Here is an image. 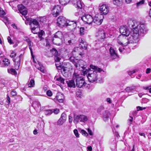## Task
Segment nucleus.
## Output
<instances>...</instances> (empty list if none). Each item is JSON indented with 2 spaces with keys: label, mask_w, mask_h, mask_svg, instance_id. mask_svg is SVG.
<instances>
[{
  "label": "nucleus",
  "mask_w": 151,
  "mask_h": 151,
  "mask_svg": "<svg viewBox=\"0 0 151 151\" xmlns=\"http://www.w3.org/2000/svg\"><path fill=\"white\" fill-rule=\"evenodd\" d=\"M128 25L132 29V32L128 38H125L122 42H118L119 44L122 45V46L119 49L121 52L124 51V47L126 46L129 43H136L137 42L139 35L143 36L146 33L147 31L145 24H142L136 20H129L128 22Z\"/></svg>",
  "instance_id": "obj_1"
},
{
  "label": "nucleus",
  "mask_w": 151,
  "mask_h": 151,
  "mask_svg": "<svg viewBox=\"0 0 151 151\" xmlns=\"http://www.w3.org/2000/svg\"><path fill=\"white\" fill-rule=\"evenodd\" d=\"M69 60L74 65L75 67L78 68L81 71V74L84 76L86 75L89 81L90 82L93 83L97 80V71L100 72L103 71L102 69L98 67L91 65V69H85L86 65H85V63L82 60H78L71 56L69 58Z\"/></svg>",
  "instance_id": "obj_2"
},
{
  "label": "nucleus",
  "mask_w": 151,
  "mask_h": 151,
  "mask_svg": "<svg viewBox=\"0 0 151 151\" xmlns=\"http://www.w3.org/2000/svg\"><path fill=\"white\" fill-rule=\"evenodd\" d=\"M26 20L29 22V25L30 26V28L32 32L34 34H37V32L36 31V29L39 28V24L37 20L31 18H25Z\"/></svg>",
  "instance_id": "obj_3"
},
{
  "label": "nucleus",
  "mask_w": 151,
  "mask_h": 151,
  "mask_svg": "<svg viewBox=\"0 0 151 151\" xmlns=\"http://www.w3.org/2000/svg\"><path fill=\"white\" fill-rule=\"evenodd\" d=\"M87 117L83 114L75 115L74 117V122L77 124L79 122H84L87 121Z\"/></svg>",
  "instance_id": "obj_4"
},
{
  "label": "nucleus",
  "mask_w": 151,
  "mask_h": 151,
  "mask_svg": "<svg viewBox=\"0 0 151 151\" xmlns=\"http://www.w3.org/2000/svg\"><path fill=\"white\" fill-rule=\"evenodd\" d=\"M70 2L77 10H82L83 7L84 6L83 2L81 0H71Z\"/></svg>",
  "instance_id": "obj_5"
},
{
  "label": "nucleus",
  "mask_w": 151,
  "mask_h": 151,
  "mask_svg": "<svg viewBox=\"0 0 151 151\" xmlns=\"http://www.w3.org/2000/svg\"><path fill=\"white\" fill-rule=\"evenodd\" d=\"M81 19L85 24H90L93 21V17L89 14L85 15L81 17Z\"/></svg>",
  "instance_id": "obj_6"
},
{
  "label": "nucleus",
  "mask_w": 151,
  "mask_h": 151,
  "mask_svg": "<svg viewBox=\"0 0 151 151\" xmlns=\"http://www.w3.org/2000/svg\"><path fill=\"white\" fill-rule=\"evenodd\" d=\"M66 21L67 20L65 17L60 16L58 18L57 23L59 27H62L65 26Z\"/></svg>",
  "instance_id": "obj_7"
},
{
  "label": "nucleus",
  "mask_w": 151,
  "mask_h": 151,
  "mask_svg": "<svg viewBox=\"0 0 151 151\" xmlns=\"http://www.w3.org/2000/svg\"><path fill=\"white\" fill-rule=\"evenodd\" d=\"M52 14L54 17H57L59 15V13L61 11V7L59 5L51 7Z\"/></svg>",
  "instance_id": "obj_8"
},
{
  "label": "nucleus",
  "mask_w": 151,
  "mask_h": 151,
  "mask_svg": "<svg viewBox=\"0 0 151 151\" xmlns=\"http://www.w3.org/2000/svg\"><path fill=\"white\" fill-rule=\"evenodd\" d=\"M103 16L102 15H96L94 18H93V21L92 23H94L97 25H100L101 24L103 21V19L101 18Z\"/></svg>",
  "instance_id": "obj_9"
},
{
  "label": "nucleus",
  "mask_w": 151,
  "mask_h": 151,
  "mask_svg": "<svg viewBox=\"0 0 151 151\" xmlns=\"http://www.w3.org/2000/svg\"><path fill=\"white\" fill-rule=\"evenodd\" d=\"M10 63V60L7 58H4L2 57H0V65L1 67H6L8 66Z\"/></svg>",
  "instance_id": "obj_10"
},
{
  "label": "nucleus",
  "mask_w": 151,
  "mask_h": 151,
  "mask_svg": "<svg viewBox=\"0 0 151 151\" xmlns=\"http://www.w3.org/2000/svg\"><path fill=\"white\" fill-rule=\"evenodd\" d=\"M120 31L123 36L127 37L129 35L130 33L129 29L125 26H121L120 28Z\"/></svg>",
  "instance_id": "obj_11"
},
{
  "label": "nucleus",
  "mask_w": 151,
  "mask_h": 151,
  "mask_svg": "<svg viewBox=\"0 0 151 151\" xmlns=\"http://www.w3.org/2000/svg\"><path fill=\"white\" fill-rule=\"evenodd\" d=\"M99 10L102 14L106 15L109 11L108 6L106 4H102L99 6Z\"/></svg>",
  "instance_id": "obj_12"
},
{
  "label": "nucleus",
  "mask_w": 151,
  "mask_h": 151,
  "mask_svg": "<svg viewBox=\"0 0 151 151\" xmlns=\"http://www.w3.org/2000/svg\"><path fill=\"white\" fill-rule=\"evenodd\" d=\"M109 51L111 58L112 60L116 59L118 57V55L117 52L113 47H110Z\"/></svg>",
  "instance_id": "obj_13"
},
{
  "label": "nucleus",
  "mask_w": 151,
  "mask_h": 151,
  "mask_svg": "<svg viewBox=\"0 0 151 151\" xmlns=\"http://www.w3.org/2000/svg\"><path fill=\"white\" fill-rule=\"evenodd\" d=\"M19 11L22 15H25L27 14V11L26 8L22 4L18 5L17 6Z\"/></svg>",
  "instance_id": "obj_14"
},
{
  "label": "nucleus",
  "mask_w": 151,
  "mask_h": 151,
  "mask_svg": "<svg viewBox=\"0 0 151 151\" xmlns=\"http://www.w3.org/2000/svg\"><path fill=\"white\" fill-rule=\"evenodd\" d=\"M22 56V54L20 55L18 57H17L16 59H15L14 61L15 62L14 65L15 68L16 70H18L19 69L20 65L21 58Z\"/></svg>",
  "instance_id": "obj_15"
},
{
  "label": "nucleus",
  "mask_w": 151,
  "mask_h": 151,
  "mask_svg": "<svg viewBox=\"0 0 151 151\" xmlns=\"http://www.w3.org/2000/svg\"><path fill=\"white\" fill-rule=\"evenodd\" d=\"M53 43L56 45L60 46L61 45L63 40L59 38L53 37L52 40Z\"/></svg>",
  "instance_id": "obj_16"
},
{
  "label": "nucleus",
  "mask_w": 151,
  "mask_h": 151,
  "mask_svg": "<svg viewBox=\"0 0 151 151\" xmlns=\"http://www.w3.org/2000/svg\"><path fill=\"white\" fill-rule=\"evenodd\" d=\"M80 49V48L78 47L75 48L72 52V54L77 57H78V55L82 56L83 54L81 52H79V51Z\"/></svg>",
  "instance_id": "obj_17"
},
{
  "label": "nucleus",
  "mask_w": 151,
  "mask_h": 151,
  "mask_svg": "<svg viewBox=\"0 0 151 151\" xmlns=\"http://www.w3.org/2000/svg\"><path fill=\"white\" fill-rule=\"evenodd\" d=\"M76 85H84L85 82L83 78L80 77L76 79Z\"/></svg>",
  "instance_id": "obj_18"
},
{
  "label": "nucleus",
  "mask_w": 151,
  "mask_h": 151,
  "mask_svg": "<svg viewBox=\"0 0 151 151\" xmlns=\"http://www.w3.org/2000/svg\"><path fill=\"white\" fill-rule=\"evenodd\" d=\"M104 120L105 121L107 120L110 116V114L109 111H105L103 113Z\"/></svg>",
  "instance_id": "obj_19"
},
{
  "label": "nucleus",
  "mask_w": 151,
  "mask_h": 151,
  "mask_svg": "<svg viewBox=\"0 0 151 151\" xmlns=\"http://www.w3.org/2000/svg\"><path fill=\"white\" fill-rule=\"evenodd\" d=\"M56 98L59 102H62L64 99V96L61 93H58L56 96Z\"/></svg>",
  "instance_id": "obj_20"
},
{
  "label": "nucleus",
  "mask_w": 151,
  "mask_h": 151,
  "mask_svg": "<svg viewBox=\"0 0 151 151\" xmlns=\"http://www.w3.org/2000/svg\"><path fill=\"white\" fill-rule=\"evenodd\" d=\"M54 37L62 39L63 37V35L61 32L58 31L54 35Z\"/></svg>",
  "instance_id": "obj_21"
},
{
  "label": "nucleus",
  "mask_w": 151,
  "mask_h": 151,
  "mask_svg": "<svg viewBox=\"0 0 151 151\" xmlns=\"http://www.w3.org/2000/svg\"><path fill=\"white\" fill-rule=\"evenodd\" d=\"M77 22L75 21L74 24H73L71 25L68 26V28L71 31H74L75 29L77 27Z\"/></svg>",
  "instance_id": "obj_22"
},
{
  "label": "nucleus",
  "mask_w": 151,
  "mask_h": 151,
  "mask_svg": "<svg viewBox=\"0 0 151 151\" xmlns=\"http://www.w3.org/2000/svg\"><path fill=\"white\" fill-rule=\"evenodd\" d=\"M32 106L35 109H37L38 108H40L41 106L40 103L38 101H34L33 103Z\"/></svg>",
  "instance_id": "obj_23"
},
{
  "label": "nucleus",
  "mask_w": 151,
  "mask_h": 151,
  "mask_svg": "<svg viewBox=\"0 0 151 151\" xmlns=\"http://www.w3.org/2000/svg\"><path fill=\"white\" fill-rule=\"evenodd\" d=\"M98 33L99 36L101 39H104L105 37V34L104 31L102 30L99 31Z\"/></svg>",
  "instance_id": "obj_24"
},
{
  "label": "nucleus",
  "mask_w": 151,
  "mask_h": 151,
  "mask_svg": "<svg viewBox=\"0 0 151 151\" xmlns=\"http://www.w3.org/2000/svg\"><path fill=\"white\" fill-rule=\"evenodd\" d=\"M78 86V88H81V87H84L85 88H87L88 90L89 91H91L92 89V86Z\"/></svg>",
  "instance_id": "obj_25"
},
{
  "label": "nucleus",
  "mask_w": 151,
  "mask_h": 151,
  "mask_svg": "<svg viewBox=\"0 0 151 151\" xmlns=\"http://www.w3.org/2000/svg\"><path fill=\"white\" fill-rule=\"evenodd\" d=\"M50 53H51V56L53 55L55 56L56 55H58V51L55 48H53L52 50H51L50 52Z\"/></svg>",
  "instance_id": "obj_26"
},
{
  "label": "nucleus",
  "mask_w": 151,
  "mask_h": 151,
  "mask_svg": "<svg viewBox=\"0 0 151 151\" xmlns=\"http://www.w3.org/2000/svg\"><path fill=\"white\" fill-rule=\"evenodd\" d=\"M65 82L68 85H75V81L73 79L70 80H66Z\"/></svg>",
  "instance_id": "obj_27"
},
{
  "label": "nucleus",
  "mask_w": 151,
  "mask_h": 151,
  "mask_svg": "<svg viewBox=\"0 0 151 151\" xmlns=\"http://www.w3.org/2000/svg\"><path fill=\"white\" fill-rule=\"evenodd\" d=\"M56 80L59 82H60L62 84H65V80L63 78L61 77V76H59V77L56 78Z\"/></svg>",
  "instance_id": "obj_28"
},
{
  "label": "nucleus",
  "mask_w": 151,
  "mask_h": 151,
  "mask_svg": "<svg viewBox=\"0 0 151 151\" xmlns=\"http://www.w3.org/2000/svg\"><path fill=\"white\" fill-rule=\"evenodd\" d=\"M135 86H130L127 87L126 89L125 90L127 92H129L135 89Z\"/></svg>",
  "instance_id": "obj_29"
},
{
  "label": "nucleus",
  "mask_w": 151,
  "mask_h": 151,
  "mask_svg": "<svg viewBox=\"0 0 151 151\" xmlns=\"http://www.w3.org/2000/svg\"><path fill=\"white\" fill-rule=\"evenodd\" d=\"M65 122V121L60 118L57 122V124L58 125L61 126Z\"/></svg>",
  "instance_id": "obj_30"
},
{
  "label": "nucleus",
  "mask_w": 151,
  "mask_h": 151,
  "mask_svg": "<svg viewBox=\"0 0 151 151\" xmlns=\"http://www.w3.org/2000/svg\"><path fill=\"white\" fill-rule=\"evenodd\" d=\"M79 34L81 36L83 35L84 34L85 29L83 27H81L79 28Z\"/></svg>",
  "instance_id": "obj_31"
},
{
  "label": "nucleus",
  "mask_w": 151,
  "mask_h": 151,
  "mask_svg": "<svg viewBox=\"0 0 151 151\" xmlns=\"http://www.w3.org/2000/svg\"><path fill=\"white\" fill-rule=\"evenodd\" d=\"M8 73L12 74V75H16L17 74V72L13 68H11L10 69H8Z\"/></svg>",
  "instance_id": "obj_32"
},
{
  "label": "nucleus",
  "mask_w": 151,
  "mask_h": 151,
  "mask_svg": "<svg viewBox=\"0 0 151 151\" xmlns=\"http://www.w3.org/2000/svg\"><path fill=\"white\" fill-rule=\"evenodd\" d=\"M69 0H59L60 4L62 5H65L69 2Z\"/></svg>",
  "instance_id": "obj_33"
},
{
  "label": "nucleus",
  "mask_w": 151,
  "mask_h": 151,
  "mask_svg": "<svg viewBox=\"0 0 151 151\" xmlns=\"http://www.w3.org/2000/svg\"><path fill=\"white\" fill-rule=\"evenodd\" d=\"M73 78H79V73L77 72V70H75L74 71V72L73 73Z\"/></svg>",
  "instance_id": "obj_34"
},
{
  "label": "nucleus",
  "mask_w": 151,
  "mask_h": 151,
  "mask_svg": "<svg viewBox=\"0 0 151 151\" xmlns=\"http://www.w3.org/2000/svg\"><path fill=\"white\" fill-rule=\"evenodd\" d=\"M28 45L29 47V49H30V51L31 53V55L32 56V57H33V53L32 50V47L33 46V44L31 42H29L28 44Z\"/></svg>",
  "instance_id": "obj_35"
},
{
  "label": "nucleus",
  "mask_w": 151,
  "mask_h": 151,
  "mask_svg": "<svg viewBox=\"0 0 151 151\" xmlns=\"http://www.w3.org/2000/svg\"><path fill=\"white\" fill-rule=\"evenodd\" d=\"M40 67L37 68V69L40 70L41 72L44 73L45 72V68L42 65H41L39 64Z\"/></svg>",
  "instance_id": "obj_36"
},
{
  "label": "nucleus",
  "mask_w": 151,
  "mask_h": 151,
  "mask_svg": "<svg viewBox=\"0 0 151 151\" xmlns=\"http://www.w3.org/2000/svg\"><path fill=\"white\" fill-rule=\"evenodd\" d=\"M74 22L75 21H68L67 20L65 26L67 27L71 25L72 24H74Z\"/></svg>",
  "instance_id": "obj_37"
},
{
  "label": "nucleus",
  "mask_w": 151,
  "mask_h": 151,
  "mask_svg": "<svg viewBox=\"0 0 151 151\" xmlns=\"http://www.w3.org/2000/svg\"><path fill=\"white\" fill-rule=\"evenodd\" d=\"M52 113L53 111L52 110H48L45 111V114L47 115L51 114Z\"/></svg>",
  "instance_id": "obj_38"
},
{
  "label": "nucleus",
  "mask_w": 151,
  "mask_h": 151,
  "mask_svg": "<svg viewBox=\"0 0 151 151\" xmlns=\"http://www.w3.org/2000/svg\"><path fill=\"white\" fill-rule=\"evenodd\" d=\"M79 42H80V45H81L82 44H84L86 42L85 40L82 38H80L79 39Z\"/></svg>",
  "instance_id": "obj_39"
},
{
  "label": "nucleus",
  "mask_w": 151,
  "mask_h": 151,
  "mask_svg": "<svg viewBox=\"0 0 151 151\" xmlns=\"http://www.w3.org/2000/svg\"><path fill=\"white\" fill-rule=\"evenodd\" d=\"M60 118H61L62 119L66 121L67 119V116L66 114L65 113H63L61 114Z\"/></svg>",
  "instance_id": "obj_40"
},
{
  "label": "nucleus",
  "mask_w": 151,
  "mask_h": 151,
  "mask_svg": "<svg viewBox=\"0 0 151 151\" xmlns=\"http://www.w3.org/2000/svg\"><path fill=\"white\" fill-rule=\"evenodd\" d=\"M6 13L3 9L0 7V16L3 17V16L5 15Z\"/></svg>",
  "instance_id": "obj_41"
},
{
  "label": "nucleus",
  "mask_w": 151,
  "mask_h": 151,
  "mask_svg": "<svg viewBox=\"0 0 151 151\" xmlns=\"http://www.w3.org/2000/svg\"><path fill=\"white\" fill-rule=\"evenodd\" d=\"M104 107L103 106H101L99 107L97 109V112L101 114V113L104 110Z\"/></svg>",
  "instance_id": "obj_42"
},
{
  "label": "nucleus",
  "mask_w": 151,
  "mask_h": 151,
  "mask_svg": "<svg viewBox=\"0 0 151 151\" xmlns=\"http://www.w3.org/2000/svg\"><path fill=\"white\" fill-rule=\"evenodd\" d=\"M145 1L144 0H142L140 1L137 3V7L140 6L144 4Z\"/></svg>",
  "instance_id": "obj_43"
},
{
  "label": "nucleus",
  "mask_w": 151,
  "mask_h": 151,
  "mask_svg": "<svg viewBox=\"0 0 151 151\" xmlns=\"http://www.w3.org/2000/svg\"><path fill=\"white\" fill-rule=\"evenodd\" d=\"M87 45L86 42L84 44H82L81 45H80V47L82 48L85 50H86L87 49Z\"/></svg>",
  "instance_id": "obj_44"
},
{
  "label": "nucleus",
  "mask_w": 151,
  "mask_h": 151,
  "mask_svg": "<svg viewBox=\"0 0 151 151\" xmlns=\"http://www.w3.org/2000/svg\"><path fill=\"white\" fill-rule=\"evenodd\" d=\"M73 132L75 136L77 137H79V135L78 130L77 129H75L73 131Z\"/></svg>",
  "instance_id": "obj_45"
},
{
  "label": "nucleus",
  "mask_w": 151,
  "mask_h": 151,
  "mask_svg": "<svg viewBox=\"0 0 151 151\" xmlns=\"http://www.w3.org/2000/svg\"><path fill=\"white\" fill-rule=\"evenodd\" d=\"M133 117L130 116L129 118V119L128 120V122L129 123V125H130L132 124V122L133 121Z\"/></svg>",
  "instance_id": "obj_46"
},
{
  "label": "nucleus",
  "mask_w": 151,
  "mask_h": 151,
  "mask_svg": "<svg viewBox=\"0 0 151 151\" xmlns=\"http://www.w3.org/2000/svg\"><path fill=\"white\" fill-rule=\"evenodd\" d=\"M46 94L48 96H51L52 94V92L50 90L47 91Z\"/></svg>",
  "instance_id": "obj_47"
},
{
  "label": "nucleus",
  "mask_w": 151,
  "mask_h": 151,
  "mask_svg": "<svg viewBox=\"0 0 151 151\" xmlns=\"http://www.w3.org/2000/svg\"><path fill=\"white\" fill-rule=\"evenodd\" d=\"M81 133L85 136H87L88 135L87 133L84 130H82L81 131Z\"/></svg>",
  "instance_id": "obj_48"
},
{
  "label": "nucleus",
  "mask_w": 151,
  "mask_h": 151,
  "mask_svg": "<svg viewBox=\"0 0 151 151\" xmlns=\"http://www.w3.org/2000/svg\"><path fill=\"white\" fill-rule=\"evenodd\" d=\"M76 96L77 97L79 98H81L82 96V95L81 92L79 91H77L76 94Z\"/></svg>",
  "instance_id": "obj_49"
},
{
  "label": "nucleus",
  "mask_w": 151,
  "mask_h": 151,
  "mask_svg": "<svg viewBox=\"0 0 151 151\" xmlns=\"http://www.w3.org/2000/svg\"><path fill=\"white\" fill-rule=\"evenodd\" d=\"M60 59V58L59 57H58V55L55 56V61L56 62H57L58 63H59Z\"/></svg>",
  "instance_id": "obj_50"
},
{
  "label": "nucleus",
  "mask_w": 151,
  "mask_h": 151,
  "mask_svg": "<svg viewBox=\"0 0 151 151\" xmlns=\"http://www.w3.org/2000/svg\"><path fill=\"white\" fill-rule=\"evenodd\" d=\"M113 2L114 4L118 5L120 2V0H114Z\"/></svg>",
  "instance_id": "obj_51"
},
{
  "label": "nucleus",
  "mask_w": 151,
  "mask_h": 151,
  "mask_svg": "<svg viewBox=\"0 0 151 151\" xmlns=\"http://www.w3.org/2000/svg\"><path fill=\"white\" fill-rule=\"evenodd\" d=\"M52 110L53 112H54L55 114H57L59 112V110L58 109H56Z\"/></svg>",
  "instance_id": "obj_52"
},
{
  "label": "nucleus",
  "mask_w": 151,
  "mask_h": 151,
  "mask_svg": "<svg viewBox=\"0 0 151 151\" xmlns=\"http://www.w3.org/2000/svg\"><path fill=\"white\" fill-rule=\"evenodd\" d=\"M7 40L8 42L10 44H13V42H12L11 39L10 37L9 36L8 37Z\"/></svg>",
  "instance_id": "obj_53"
},
{
  "label": "nucleus",
  "mask_w": 151,
  "mask_h": 151,
  "mask_svg": "<svg viewBox=\"0 0 151 151\" xmlns=\"http://www.w3.org/2000/svg\"><path fill=\"white\" fill-rule=\"evenodd\" d=\"M35 84L34 80L33 79H31L28 85H34Z\"/></svg>",
  "instance_id": "obj_54"
},
{
  "label": "nucleus",
  "mask_w": 151,
  "mask_h": 151,
  "mask_svg": "<svg viewBox=\"0 0 151 151\" xmlns=\"http://www.w3.org/2000/svg\"><path fill=\"white\" fill-rule=\"evenodd\" d=\"M138 111L142 110L143 109H146L145 107H142L140 106H138L137 107Z\"/></svg>",
  "instance_id": "obj_55"
},
{
  "label": "nucleus",
  "mask_w": 151,
  "mask_h": 151,
  "mask_svg": "<svg viewBox=\"0 0 151 151\" xmlns=\"http://www.w3.org/2000/svg\"><path fill=\"white\" fill-rule=\"evenodd\" d=\"M88 132L90 135H93V133L90 129L88 128Z\"/></svg>",
  "instance_id": "obj_56"
},
{
  "label": "nucleus",
  "mask_w": 151,
  "mask_h": 151,
  "mask_svg": "<svg viewBox=\"0 0 151 151\" xmlns=\"http://www.w3.org/2000/svg\"><path fill=\"white\" fill-rule=\"evenodd\" d=\"M11 94L13 96L16 95V92L14 90H13L11 92Z\"/></svg>",
  "instance_id": "obj_57"
},
{
  "label": "nucleus",
  "mask_w": 151,
  "mask_h": 151,
  "mask_svg": "<svg viewBox=\"0 0 151 151\" xmlns=\"http://www.w3.org/2000/svg\"><path fill=\"white\" fill-rule=\"evenodd\" d=\"M6 102L8 103V104H9L10 102V98L8 95H7Z\"/></svg>",
  "instance_id": "obj_58"
},
{
  "label": "nucleus",
  "mask_w": 151,
  "mask_h": 151,
  "mask_svg": "<svg viewBox=\"0 0 151 151\" xmlns=\"http://www.w3.org/2000/svg\"><path fill=\"white\" fill-rule=\"evenodd\" d=\"M73 121L72 117L70 116H69V123H72Z\"/></svg>",
  "instance_id": "obj_59"
},
{
  "label": "nucleus",
  "mask_w": 151,
  "mask_h": 151,
  "mask_svg": "<svg viewBox=\"0 0 151 151\" xmlns=\"http://www.w3.org/2000/svg\"><path fill=\"white\" fill-rule=\"evenodd\" d=\"M65 42L67 45H70L71 43V41L70 40H68L67 42L66 41H65V40H64Z\"/></svg>",
  "instance_id": "obj_60"
},
{
  "label": "nucleus",
  "mask_w": 151,
  "mask_h": 151,
  "mask_svg": "<svg viewBox=\"0 0 151 151\" xmlns=\"http://www.w3.org/2000/svg\"><path fill=\"white\" fill-rule=\"evenodd\" d=\"M16 55V54L14 52H13L11 53V54L10 55V56L12 58H13Z\"/></svg>",
  "instance_id": "obj_61"
},
{
  "label": "nucleus",
  "mask_w": 151,
  "mask_h": 151,
  "mask_svg": "<svg viewBox=\"0 0 151 151\" xmlns=\"http://www.w3.org/2000/svg\"><path fill=\"white\" fill-rule=\"evenodd\" d=\"M106 101L107 102H108L109 104L111 103L112 102V101L110 98H107L106 99Z\"/></svg>",
  "instance_id": "obj_62"
},
{
  "label": "nucleus",
  "mask_w": 151,
  "mask_h": 151,
  "mask_svg": "<svg viewBox=\"0 0 151 151\" xmlns=\"http://www.w3.org/2000/svg\"><path fill=\"white\" fill-rule=\"evenodd\" d=\"M135 73V71L134 70L132 71H130L128 72V74L130 76H131L134 73Z\"/></svg>",
  "instance_id": "obj_63"
},
{
  "label": "nucleus",
  "mask_w": 151,
  "mask_h": 151,
  "mask_svg": "<svg viewBox=\"0 0 151 151\" xmlns=\"http://www.w3.org/2000/svg\"><path fill=\"white\" fill-rule=\"evenodd\" d=\"M87 149L88 151L89 150V151H92V148L91 146L88 147Z\"/></svg>",
  "instance_id": "obj_64"
}]
</instances>
